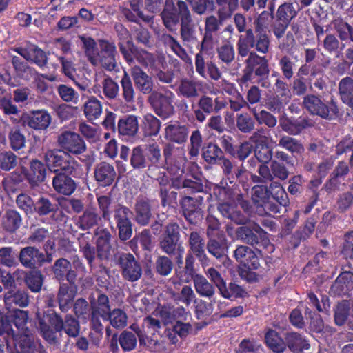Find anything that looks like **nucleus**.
<instances>
[{
	"label": "nucleus",
	"mask_w": 353,
	"mask_h": 353,
	"mask_svg": "<svg viewBox=\"0 0 353 353\" xmlns=\"http://www.w3.org/2000/svg\"><path fill=\"white\" fill-rule=\"evenodd\" d=\"M58 93L65 101L76 103L78 101L79 94L77 92L65 85H61L58 87Z\"/></svg>",
	"instance_id": "46"
},
{
	"label": "nucleus",
	"mask_w": 353,
	"mask_h": 353,
	"mask_svg": "<svg viewBox=\"0 0 353 353\" xmlns=\"http://www.w3.org/2000/svg\"><path fill=\"white\" fill-rule=\"evenodd\" d=\"M153 316H148L143 321V327L147 328H152L154 330L160 327L161 322L168 324L170 321V313L163 307H159L154 313Z\"/></svg>",
	"instance_id": "18"
},
{
	"label": "nucleus",
	"mask_w": 353,
	"mask_h": 353,
	"mask_svg": "<svg viewBox=\"0 0 353 353\" xmlns=\"http://www.w3.org/2000/svg\"><path fill=\"white\" fill-rule=\"evenodd\" d=\"M339 90L343 102L353 107V80L351 78L341 80Z\"/></svg>",
	"instance_id": "32"
},
{
	"label": "nucleus",
	"mask_w": 353,
	"mask_h": 353,
	"mask_svg": "<svg viewBox=\"0 0 353 353\" xmlns=\"http://www.w3.org/2000/svg\"><path fill=\"white\" fill-rule=\"evenodd\" d=\"M201 203L197 199L187 196L182 199L181 206L185 219L191 223H196L202 219Z\"/></svg>",
	"instance_id": "12"
},
{
	"label": "nucleus",
	"mask_w": 353,
	"mask_h": 353,
	"mask_svg": "<svg viewBox=\"0 0 353 353\" xmlns=\"http://www.w3.org/2000/svg\"><path fill=\"white\" fill-rule=\"evenodd\" d=\"M28 319V313L21 310H14L12 315V320L15 326L22 332L21 336L15 339V345L18 353H29L32 350V336L25 329Z\"/></svg>",
	"instance_id": "5"
},
{
	"label": "nucleus",
	"mask_w": 353,
	"mask_h": 353,
	"mask_svg": "<svg viewBox=\"0 0 353 353\" xmlns=\"http://www.w3.org/2000/svg\"><path fill=\"white\" fill-rule=\"evenodd\" d=\"M174 331L180 336H187L192 330V326L189 322H183L181 320H176L173 326Z\"/></svg>",
	"instance_id": "63"
},
{
	"label": "nucleus",
	"mask_w": 353,
	"mask_h": 353,
	"mask_svg": "<svg viewBox=\"0 0 353 353\" xmlns=\"http://www.w3.org/2000/svg\"><path fill=\"white\" fill-rule=\"evenodd\" d=\"M17 203L21 209L26 213H32L34 210V204L32 199L24 194H21L17 196Z\"/></svg>",
	"instance_id": "50"
},
{
	"label": "nucleus",
	"mask_w": 353,
	"mask_h": 353,
	"mask_svg": "<svg viewBox=\"0 0 353 353\" xmlns=\"http://www.w3.org/2000/svg\"><path fill=\"white\" fill-rule=\"evenodd\" d=\"M26 283L28 288L34 292L41 290L42 285L41 274L39 272H31L26 277Z\"/></svg>",
	"instance_id": "47"
},
{
	"label": "nucleus",
	"mask_w": 353,
	"mask_h": 353,
	"mask_svg": "<svg viewBox=\"0 0 353 353\" xmlns=\"http://www.w3.org/2000/svg\"><path fill=\"white\" fill-rule=\"evenodd\" d=\"M201 85L197 82L184 80L182 81L179 86V92L187 97L196 95L197 91L200 90Z\"/></svg>",
	"instance_id": "41"
},
{
	"label": "nucleus",
	"mask_w": 353,
	"mask_h": 353,
	"mask_svg": "<svg viewBox=\"0 0 353 353\" xmlns=\"http://www.w3.org/2000/svg\"><path fill=\"white\" fill-rule=\"evenodd\" d=\"M131 164L135 168H143L145 166V159L143 155L140 148H136L132 151Z\"/></svg>",
	"instance_id": "58"
},
{
	"label": "nucleus",
	"mask_w": 353,
	"mask_h": 353,
	"mask_svg": "<svg viewBox=\"0 0 353 353\" xmlns=\"http://www.w3.org/2000/svg\"><path fill=\"white\" fill-rule=\"evenodd\" d=\"M349 307L346 302L339 303L335 310L334 319L339 325H343L347 321H349L350 327L353 329V323H352L348 318Z\"/></svg>",
	"instance_id": "37"
},
{
	"label": "nucleus",
	"mask_w": 353,
	"mask_h": 353,
	"mask_svg": "<svg viewBox=\"0 0 353 353\" xmlns=\"http://www.w3.org/2000/svg\"><path fill=\"white\" fill-rule=\"evenodd\" d=\"M94 176L101 185L108 186L113 183L116 172L113 166L106 163H101L96 168Z\"/></svg>",
	"instance_id": "15"
},
{
	"label": "nucleus",
	"mask_w": 353,
	"mask_h": 353,
	"mask_svg": "<svg viewBox=\"0 0 353 353\" xmlns=\"http://www.w3.org/2000/svg\"><path fill=\"white\" fill-rule=\"evenodd\" d=\"M118 85L111 79H106L103 82V92L110 99L114 98L118 93Z\"/></svg>",
	"instance_id": "61"
},
{
	"label": "nucleus",
	"mask_w": 353,
	"mask_h": 353,
	"mask_svg": "<svg viewBox=\"0 0 353 353\" xmlns=\"http://www.w3.org/2000/svg\"><path fill=\"white\" fill-rule=\"evenodd\" d=\"M296 15V11L290 4L281 6L277 12L279 21L289 23L290 21Z\"/></svg>",
	"instance_id": "45"
},
{
	"label": "nucleus",
	"mask_w": 353,
	"mask_h": 353,
	"mask_svg": "<svg viewBox=\"0 0 353 353\" xmlns=\"http://www.w3.org/2000/svg\"><path fill=\"white\" fill-rule=\"evenodd\" d=\"M53 187L57 192L70 195L74 191L76 185L71 178L64 174H59L53 179Z\"/></svg>",
	"instance_id": "19"
},
{
	"label": "nucleus",
	"mask_w": 353,
	"mask_h": 353,
	"mask_svg": "<svg viewBox=\"0 0 353 353\" xmlns=\"http://www.w3.org/2000/svg\"><path fill=\"white\" fill-rule=\"evenodd\" d=\"M92 307V323L94 329L97 331H101L102 325L100 318L103 320L108 319L110 313L109 299L106 295L99 294L97 300L91 301Z\"/></svg>",
	"instance_id": "6"
},
{
	"label": "nucleus",
	"mask_w": 353,
	"mask_h": 353,
	"mask_svg": "<svg viewBox=\"0 0 353 353\" xmlns=\"http://www.w3.org/2000/svg\"><path fill=\"white\" fill-rule=\"evenodd\" d=\"M143 129L147 135H156L160 129L159 121L152 114H146L143 119Z\"/></svg>",
	"instance_id": "39"
},
{
	"label": "nucleus",
	"mask_w": 353,
	"mask_h": 353,
	"mask_svg": "<svg viewBox=\"0 0 353 353\" xmlns=\"http://www.w3.org/2000/svg\"><path fill=\"white\" fill-rule=\"evenodd\" d=\"M39 315V313H38L37 316L39 321L41 332L44 339L49 343L55 341V333L61 330L62 328L70 336H76L79 333V324L72 317H68L63 323L61 319L52 311L43 314L42 318Z\"/></svg>",
	"instance_id": "2"
},
{
	"label": "nucleus",
	"mask_w": 353,
	"mask_h": 353,
	"mask_svg": "<svg viewBox=\"0 0 353 353\" xmlns=\"http://www.w3.org/2000/svg\"><path fill=\"white\" fill-rule=\"evenodd\" d=\"M70 269V263L64 259L57 260L54 266V272L59 279H62Z\"/></svg>",
	"instance_id": "51"
},
{
	"label": "nucleus",
	"mask_w": 353,
	"mask_h": 353,
	"mask_svg": "<svg viewBox=\"0 0 353 353\" xmlns=\"http://www.w3.org/2000/svg\"><path fill=\"white\" fill-rule=\"evenodd\" d=\"M190 245L192 252L201 259L204 255V243L196 232H192L190 236Z\"/></svg>",
	"instance_id": "42"
},
{
	"label": "nucleus",
	"mask_w": 353,
	"mask_h": 353,
	"mask_svg": "<svg viewBox=\"0 0 353 353\" xmlns=\"http://www.w3.org/2000/svg\"><path fill=\"white\" fill-rule=\"evenodd\" d=\"M179 299L189 305L195 299V294L192 288L188 285L183 287Z\"/></svg>",
	"instance_id": "62"
},
{
	"label": "nucleus",
	"mask_w": 353,
	"mask_h": 353,
	"mask_svg": "<svg viewBox=\"0 0 353 353\" xmlns=\"http://www.w3.org/2000/svg\"><path fill=\"white\" fill-rule=\"evenodd\" d=\"M120 263L123 276L131 281H137L141 276V268L130 254H123L120 257Z\"/></svg>",
	"instance_id": "11"
},
{
	"label": "nucleus",
	"mask_w": 353,
	"mask_h": 353,
	"mask_svg": "<svg viewBox=\"0 0 353 353\" xmlns=\"http://www.w3.org/2000/svg\"><path fill=\"white\" fill-rule=\"evenodd\" d=\"M208 250L215 257L221 258L225 255V246L223 243L215 240H210L208 245Z\"/></svg>",
	"instance_id": "53"
},
{
	"label": "nucleus",
	"mask_w": 353,
	"mask_h": 353,
	"mask_svg": "<svg viewBox=\"0 0 353 353\" xmlns=\"http://www.w3.org/2000/svg\"><path fill=\"white\" fill-rule=\"evenodd\" d=\"M280 145L292 152H301L303 150L302 145L289 137H283L280 141Z\"/></svg>",
	"instance_id": "54"
},
{
	"label": "nucleus",
	"mask_w": 353,
	"mask_h": 353,
	"mask_svg": "<svg viewBox=\"0 0 353 353\" xmlns=\"http://www.w3.org/2000/svg\"><path fill=\"white\" fill-rule=\"evenodd\" d=\"M123 38H121L120 50L128 62H132L136 57L139 62L148 65L152 61V55L147 52L140 51L136 53L134 46L129 39L126 30H123Z\"/></svg>",
	"instance_id": "8"
},
{
	"label": "nucleus",
	"mask_w": 353,
	"mask_h": 353,
	"mask_svg": "<svg viewBox=\"0 0 353 353\" xmlns=\"http://www.w3.org/2000/svg\"><path fill=\"white\" fill-rule=\"evenodd\" d=\"M17 52L26 59L34 62L40 67L43 66L46 63L44 52L35 46H32L28 50L19 48Z\"/></svg>",
	"instance_id": "22"
},
{
	"label": "nucleus",
	"mask_w": 353,
	"mask_h": 353,
	"mask_svg": "<svg viewBox=\"0 0 353 353\" xmlns=\"http://www.w3.org/2000/svg\"><path fill=\"white\" fill-rule=\"evenodd\" d=\"M173 97L171 92H166L164 94L154 92L150 97V103L157 114L162 118H167L172 114V99Z\"/></svg>",
	"instance_id": "9"
},
{
	"label": "nucleus",
	"mask_w": 353,
	"mask_h": 353,
	"mask_svg": "<svg viewBox=\"0 0 353 353\" xmlns=\"http://www.w3.org/2000/svg\"><path fill=\"white\" fill-rule=\"evenodd\" d=\"M110 235L103 233L97 241V253L101 259H106L110 254L111 247L110 245Z\"/></svg>",
	"instance_id": "34"
},
{
	"label": "nucleus",
	"mask_w": 353,
	"mask_h": 353,
	"mask_svg": "<svg viewBox=\"0 0 353 353\" xmlns=\"http://www.w3.org/2000/svg\"><path fill=\"white\" fill-rule=\"evenodd\" d=\"M59 146L65 152L74 154L83 153L85 149V143L81 137L72 132L66 131L61 133L58 137Z\"/></svg>",
	"instance_id": "7"
},
{
	"label": "nucleus",
	"mask_w": 353,
	"mask_h": 353,
	"mask_svg": "<svg viewBox=\"0 0 353 353\" xmlns=\"http://www.w3.org/2000/svg\"><path fill=\"white\" fill-rule=\"evenodd\" d=\"M21 223V218L19 214L14 210L7 212L3 219L4 228L10 232L16 230L20 226Z\"/></svg>",
	"instance_id": "36"
},
{
	"label": "nucleus",
	"mask_w": 353,
	"mask_h": 353,
	"mask_svg": "<svg viewBox=\"0 0 353 353\" xmlns=\"http://www.w3.org/2000/svg\"><path fill=\"white\" fill-rule=\"evenodd\" d=\"M285 340L288 347L293 352L299 353L310 347L307 340L296 332L288 334Z\"/></svg>",
	"instance_id": "21"
},
{
	"label": "nucleus",
	"mask_w": 353,
	"mask_h": 353,
	"mask_svg": "<svg viewBox=\"0 0 353 353\" xmlns=\"http://www.w3.org/2000/svg\"><path fill=\"white\" fill-rule=\"evenodd\" d=\"M165 137L176 143H182L186 139L187 130L185 127L176 123L171 124L165 128Z\"/></svg>",
	"instance_id": "28"
},
{
	"label": "nucleus",
	"mask_w": 353,
	"mask_h": 353,
	"mask_svg": "<svg viewBox=\"0 0 353 353\" xmlns=\"http://www.w3.org/2000/svg\"><path fill=\"white\" fill-rule=\"evenodd\" d=\"M265 340L267 345L274 352L279 353L285 349V343L274 330H268L265 334Z\"/></svg>",
	"instance_id": "30"
},
{
	"label": "nucleus",
	"mask_w": 353,
	"mask_h": 353,
	"mask_svg": "<svg viewBox=\"0 0 353 353\" xmlns=\"http://www.w3.org/2000/svg\"><path fill=\"white\" fill-rule=\"evenodd\" d=\"M254 38L252 30L246 32L245 37L241 36L238 43L239 54L242 57L248 55L250 48L254 46Z\"/></svg>",
	"instance_id": "35"
},
{
	"label": "nucleus",
	"mask_w": 353,
	"mask_h": 353,
	"mask_svg": "<svg viewBox=\"0 0 353 353\" xmlns=\"http://www.w3.org/2000/svg\"><path fill=\"white\" fill-rule=\"evenodd\" d=\"M190 141L191 147L190 150V154L192 157H196L199 154L201 143V136L199 131H194L192 132Z\"/></svg>",
	"instance_id": "59"
},
{
	"label": "nucleus",
	"mask_w": 353,
	"mask_h": 353,
	"mask_svg": "<svg viewBox=\"0 0 353 353\" xmlns=\"http://www.w3.org/2000/svg\"><path fill=\"white\" fill-rule=\"evenodd\" d=\"M51 117L43 110L32 112L28 120V125L34 129H46L50 123Z\"/></svg>",
	"instance_id": "23"
},
{
	"label": "nucleus",
	"mask_w": 353,
	"mask_h": 353,
	"mask_svg": "<svg viewBox=\"0 0 353 353\" xmlns=\"http://www.w3.org/2000/svg\"><path fill=\"white\" fill-rule=\"evenodd\" d=\"M132 73L137 88L143 93H150L152 89L150 77L139 68H134Z\"/></svg>",
	"instance_id": "20"
},
{
	"label": "nucleus",
	"mask_w": 353,
	"mask_h": 353,
	"mask_svg": "<svg viewBox=\"0 0 353 353\" xmlns=\"http://www.w3.org/2000/svg\"><path fill=\"white\" fill-rule=\"evenodd\" d=\"M193 282L196 292L205 297H211L214 294V288L211 283L202 275L196 274L193 276Z\"/></svg>",
	"instance_id": "25"
},
{
	"label": "nucleus",
	"mask_w": 353,
	"mask_h": 353,
	"mask_svg": "<svg viewBox=\"0 0 353 353\" xmlns=\"http://www.w3.org/2000/svg\"><path fill=\"white\" fill-rule=\"evenodd\" d=\"M45 161L48 168L54 172L61 170L66 174H72L78 168L77 162L61 150H48L45 154Z\"/></svg>",
	"instance_id": "4"
},
{
	"label": "nucleus",
	"mask_w": 353,
	"mask_h": 353,
	"mask_svg": "<svg viewBox=\"0 0 353 353\" xmlns=\"http://www.w3.org/2000/svg\"><path fill=\"white\" fill-rule=\"evenodd\" d=\"M76 290L74 287L63 285L60 287L58 298L60 309L65 312L72 305L75 296Z\"/></svg>",
	"instance_id": "24"
},
{
	"label": "nucleus",
	"mask_w": 353,
	"mask_h": 353,
	"mask_svg": "<svg viewBox=\"0 0 353 353\" xmlns=\"http://www.w3.org/2000/svg\"><path fill=\"white\" fill-rule=\"evenodd\" d=\"M119 342L124 350L129 351L135 347L137 339L131 332H123L119 338Z\"/></svg>",
	"instance_id": "49"
},
{
	"label": "nucleus",
	"mask_w": 353,
	"mask_h": 353,
	"mask_svg": "<svg viewBox=\"0 0 353 353\" xmlns=\"http://www.w3.org/2000/svg\"><path fill=\"white\" fill-rule=\"evenodd\" d=\"M238 353H263V348L259 343L243 340L239 345Z\"/></svg>",
	"instance_id": "48"
},
{
	"label": "nucleus",
	"mask_w": 353,
	"mask_h": 353,
	"mask_svg": "<svg viewBox=\"0 0 353 353\" xmlns=\"http://www.w3.org/2000/svg\"><path fill=\"white\" fill-rule=\"evenodd\" d=\"M219 210L223 216L230 219L237 224H243L245 222V218L236 210V206L234 205L222 203L219 206Z\"/></svg>",
	"instance_id": "29"
},
{
	"label": "nucleus",
	"mask_w": 353,
	"mask_h": 353,
	"mask_svg": "<svg viewBox=\"0 0 353 353\" xmlns=\"http://www.w3.org/2000/svg\"><path fill=\"white\" fill-rule=\"evenodd\" d=\"M11 146L14 150H19L24 146V137L17 130H12L10 134Z\"/></svg>",
	"instance_id": "60"
},
{
	"label": "nucleus",
	"mask_w": 353,
	"mask_h": 353,
	"mask_svg": "<svg viewBox=\"0 0 353 353\" xmlns=\"http://www.w3.org/2000/svg\"><path fill=\"white\" fill-rule=\"evenodd\" d=\"M111 325L116 328H122L127 324V316L121 310L116 309L108 314Z\"/></svg>",
	"instance_id": "40"
},
{
	"label": "nucleus",
	"mask_w": 353,
	"mask_h": 353,
	"mask_svg": "<svg viewBox=\"0 0 353 353\" xmlns=\"http://www.w3.org/2000/svg\"><path fill=\"white\" fill-rule=\"evenodd\" d=\"M161 15L165 26L170 30L174 29L181 19V32L182 35L184 34L186 26L190 22V15L183 1H178L177 7H175L173 3L167 1Z\"/></svg>",
	"instance_id": "3"
},
{
	"label": "nucleus",
	"mask_w": 353,
	"mask_h": 353,
	"mask_svg": "<svg viewBox=\"0 0 353 353\" xmlns=\"http://www.w3.org/2000/svg\"><path fill=\"white\" fill-rule=\"evenodd\" d=\"M178 241L179 236H173V237H172L165 236L161 242V245L163 250L168 254H172L176 250H179L180 252H183V249H181V247L178 243Z\"/></svg>",
	"instance_id": "43"
},
{
	"label": "nucleus",
	"mask_w": 353,
	"mask_h": 353,
	"mask_svg": "<svg viewBox=\"0 0 353 353\" xmlns=\"http://www.w3.org/2000/svg\"><path fill=\"white\" fill-rule=\"evenodd\" d=\"M157 270L161 275L166 276L171 272L172 265L171 261L165 256H161L157 261Z\"/></svg>",
	"instance_id": "52"
},
{
	"label": "nucleus",
	"mask_w": 353,
	"mask_h": 353,
	"mask_svg": "<svg viewBox=\"0 0 353 353\" xmlns=\"http://www.w3.org/2000/svg\"><path fill=\"white\" fill-rule=\"evenodd\" d=\"M130 212L129 210L123 206H118L114 211V219L119 230V238L125 241L132 236V225L129 221Z\"/></svg>",
	"instance_id": "10"
},
{
	"label": "nucleus",
	"mask_w": 353,
	"mask_h": 353,
	"mask_svg": "<svg viewBox=\"0 0 353 353\" xmlns=\"http://www.w3.org/2000/svg\"><path fill=\"white\" fill-rule=\"evenodd\" d=\"M263 230L256 225L252 229L248 226H241L236 228L235 233H233L232 228H228V232L234 238L241 239L249 243L254 244L258 242L259 236H261Z\"/></svg>",
	"instance_id": "14"
},
{
	"label": "nucleus",
	"mask_w": 353,
	"mask_h": 353,
	"mask_svg": "<svg viewBox=\"0 0 353 353\" xmlns=\"http://www.w3.org/2000/svg\"><path fill=\"white\" fill-rule=\"evenodd\" d=\"M15 156L11 152L0 154V165L3 170H10L15 165Z\"/></svg>",
	"instance_id": "56"
},
{
	"label": "nucleus",
	"mask_w": 353,
	"mask_h": 353,
	"mask_svg": "<svg viewBox=\"0 0 353 353\" xmlns=\"http://www.w3.org/2000/svg\"><path fill=\"white\" fill-rule=\"evenodd\" d=\"M97 216L94 212H86L80 218L79 223L83 230H85L94 225L97 223Z\"/></svg>",
	"instance_id": "57"
},
{
	"label": "nucleus",
	"mask_w": 353,
	"mask_h": 353,
	"mask_svg": "<svg viewBox=\"0 0 353 353\" xmlns=\"http://www.w3.org/2000/svg\"><path fill=\"white\" fill-rule=\"evenodd\" d=\"M5 299L8 302H14L22 307L26 306L28 303L26 294L20 291L16 292L10 291L6 294Z\"/></svg>",
	"instance_id": "44"
},
{
	"label": "nucleus",
	"mask_w": 353,
	"mask_h": 353,
	"mask_svg": "<svg viewBox=\"0 0 353 353\" xmlns=\"http://www.w3.org/2000/svg\"><path fill=\"white\" fill-rule=\"evenodd\" d=\"M139 128L137 118L130 115L126 118L120 119L118 123V129L121 134L133 136Z\"/></svg>",
	"instance_id": "26"
},
{
	"label": "nucleus",
	"mask_w": 353,
	"mask_h": 353,
	"mask_svg": "<svg viewBox=\"0 0 353 353\" xmlns=\"http://www.w3.org/2000/svg\"><path fill=\"white\" fill-rule=\"evenodd\" d=\"M218 52L220 59L225 63L231 62L234 59V51L229 43H225L219 48Z\"/></svg>",
	"instance_id": "55"
},
{
	"label": "nucleus",
	"mask_w": 353,
	"mask_h": 353,
	"mask_svg": "<svg viewBox=\"0 0 353 353\" xmlns=\"http://www.w3.org/2000/svg\"><path fill=\"white\" fill-rule=\"evenodd\" d=\"M46 177V168L43 163L38 160L31 162L30 170L28 174V178L32 184L42 182Z\"/></svg>",
	"instance_id": "27"
},
{
	"label": "nucleus",
	"mask_w": 353,
	"mask_h": 353,
	"mask_svg": "<svg viewBox=\"0 0 353 353\" xmlns=\"http://www.w3.org/2000/svg\"><path fill=\"white\" fill-rule=\"evenodd\" d=\"M236 259L248 269L257 270L260 266L256 254L247 246H239L234 251Z\"/></svg>",
	"instance_id": "13"
},
{
	"label": "nucleus",
	"mask_w": 353,
	"mask_h": 353,
	"mask_svg": "<svg viewBox=\"0 0 353 353\" xmlns=\"http://www.w3.org/2000/svg\"><path fill=\"white\" fill-rule=\"evenodd\" d=\"M20 260L23 265L32 268L45 261V256L38 250L28 247L21 251Z\"/></svg>",
	"instance_id": "17"
},
{
	"label": "nucleus",
	"mask_w": 353,
	"mask_h": 353,
	"mask_svg": "<svg viewBox=\"0 0 353 353\" xmlns=\"http://www.w3.org/2000/svg\"><path fill=\"white\" fill-rule=\"evenodd\" d=\"M150 212L147 202L139 201L136 205V219L141 225H146L150 219Z\"/></svg>",
	"instance_id": "38"
},
{
	"label": "nucleus",
	"mask_w": 353,
	"mask_h": 353,
	"mask_svg": "<svg viewBox=\"0 0 353 353\" xmlns=\"http://www.w3.org/2000/svg\"><path fill=\"white\" fill-rule=\"evenodd\" d=\"M304 105L311 114L319 115L323 118L330 117L328 108L314 95L307 96L304 99Z\"/></svg>",
	"instance_id": "16"
},
{
	"label": "nucleus",
	"mask_w": 353,
	"mask_h": 353,
	"mask_svg": "<svg viewBox=\"0 0 353 353\" xmlns=\"http://www.w3.org/2000/svg\"><path fill=\"white\" fill-rule=\"evenodd\" d=\"M79 39L83 44L85 54L92 65L101 64L108 70H113L115 68L116 48L112 43L101 41V51L98 52L94 39L85 36H79Z\"/></svg>",
	"instance_id": "1"
},
{
	"label": "nucleus",
	"mask_w": 353,
	"mask_h": 353,
	"mask_svg": "<svg viewBox=\"0 0 353 353\" xmlns=\"http://www.w3.org/2000/svg\"><path fill=\"white\" fill-rule=\"evenodd\" d=\"M255 155L261 162L267 163L272 157V152L269 147L258 145L256 148Z\"/></svg>",
	"instance_id": "64"
},
{
	"label": "nucleus",
	"mask_w": 353,
	"mask_h": 353,
	"mask_svg": "<svg viewBox=\"0 0 353 353\" xmlns=\"http://www.w3.org/2000/svg\"><path fill=\"white\" fill-rule=\"evenodd\" d=\"M102 112V108L100 102L92 98L89 99L84 105V113L89 120L97 119Z\"/></svg>",
	"instance_id": "33"
},
{
	"label": "nucleus",
	"mask_w": 353,
	"mask_h": 353,
	"mask_svg": "<svg viewBox=\"0 0 353 353\" xmlns=\"http://www.w3.org/2000/svg\"><path fill=\"white\" fill-rule=\"evenodd\" d=\"M210 280L217 287L223 297H228V290L226 283L223 279L221 274L214 268H210L205 272Z\"/></svg>",
	"instance_id": "31"
}]
</instances>
